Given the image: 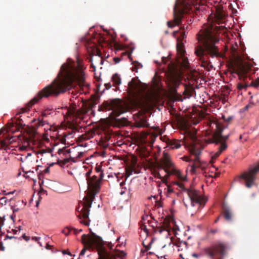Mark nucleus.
Masks as SVG:
<instances>
[{"instance_id":"f257e3e1","label":"nucleus","mask_w":259,"mask_h":259,"mask_svg":"<svg viewBox=\"0 0 259 259\" xmlns=\"http://www.w3.org/2000/svg\"><path fill=\"white\" fill-rule=\"evenodd\" d=\"M78 84L80 89V94L86 93L90 84L85 81V73L83 67L79 63H64L61 68L56 78L52 82L39 91L35 96L27 104L26 108H22L19 113L27 112L30 108L43 98L50 96L57 97Z\"/></svg>"},{"instance_id":"f03ea898","label":"nucleus","mask_w":259,"mask_h":259,"mask_svg":"<svg viewBox=\"0 0 259 259\" xmlns=\"http://www.w3.org/2000/svg\"><path fill=\"white\" fill-rule=\"evenodd\" d=\"M220 28H215L211 25H204L197 34L198 41L202 46H198L196 48L195 53L199 57L201 66L204 68H208L210 64L209 56L214 58H224L225 56L219 51L216 46L219 41L218 31Z\"/></svg>"},{"instance_id":"7ed1b4c3","label":"nucleus","mask_w":259,"mask_h":259,"mask_svg":"<svg viewBox=\"0 0 259 259\" xmlns=\"http://www.w3.org/2000/svg\"><path fill=\"white\" fill-rule=\"evenodd\" d=\"M81 242L84 245V248L81 250L77 259H80L83 256L88 248H92L93 250L96 249L98 253V246H101L104 251L109 255L113 257L117 256L120 259H125L126 254L123 251L118 250H112V245L108 244V246L110 251H108L104 246V243L102 238L92 233L91 236L83 234L81 236Z\"/></svg>"},{"instance_id":"20e7f679","label":"nucleus","mask_w":259,"mask_h":259,"mask_svg":"<svg viewBox=\"0 0 259 259\" xmlns=\"http://www.w3.org/2000/svg\"><path fill=\"white\" fill-rule=\"evenodd\" d=\"M177 65L171 72V82L174 87H177L180 82V77L183 70L189 68L188 58L185 57L186 51L183 43H178L177 45Z\"/></svg>"},{"instance_id":"39448f33","label":"nucleus","mask_w":259,"mask_h":259,"mask_svg":"<svg viewBox=\"0 0 259 259\" xmlns=\"http://www.w3.org/2000/svg\"><path fill=\"white\" fill-rule=\"evenodd\" d=\"M192 6L187 0H176L173 11V20L167 22L169 28L179 25L182 22L184 15L192 10Z\"/></svg>"},{"instance_id":"423d86ee","label":"nucleus","mask_w":259,"mask_h":259,"mask_svg":"<svg viewBox=\"0 0 259 259\" xmlns=\"http://www.w3.org/2000/svg\"><path fill=\"white\" fill-rule=\"evenodd\" d=\"M229 245L227 242L217 241L204 249L205 254L210 259H224L228 254Z\"/></svg>"},{"instance_id":"0eeeda50","label":"nucleus","mask_w":259,"mask_h":259,"mask_svg":"<svg viewBox=\"0 0 259 259\" xmlns=\"http://www.w3.org/2000/svg\"><path fill=\"white\" fill-rule=\"evenodd\" d=\"M149 227H151L150 229L153 233L159 232L160 234L165 233L164 235L167 236L170 234L171 231H175L176 230L177 226L175 222L172 220L165 219L161 224H159L158 222L148 220Z\"/></svg>"},{"instance_id":"6e6552de","label":"nucleus","mask_w":259,"mask_h":259,"mask_svg":"<svg viewBox=\"0 0 259 259\" xmlns=\"http://www.w3.org/2000/svg\"><path fill=\"white\" fill-rule=\"evenodd\" d=\"M214 124L216 126V131L212 135L213 143L220 144L218 151L215 152L212 156V158L216 159L223 151L226 149L227 146L226 144V141L228 139L229 135L223 136L222 132L224 128L218 123L214 122Z\"/></svg>"},{"instance_id":"1a4fd4ad","label":"nucleus","mask_w":259,"mask_h":259,"mask_svg":"<svg viewBox=\"0 0 259 259\" xmlns=\"http://www.w3.org/2000/svg\"><path fill=\"white\" fill-rule=\"evenodd\" d=\"M97 103L96 99H93L82 104V107L79 109H68L66 110V115L67 116H73L80 119H82V116L89 112H93V109L96 107Z\"/></svg>"},{"instance_id":"9d476101","label":"nucleus","mask_w":259,"mask_h":259,"mask_svg":"<svg viewBox=\"0 0 259 259\" xmlns=\"http://www.w3.org/2000/svg\"><path fill=\"white\" fill-rule=\"evenodd\" d=\"M104 106L106 110H112L113 116L116 117L128 110L127 107L119 99L107 101L104 103Z\"/></svg>"},{"instance_id":"9b49d317","label":"nucleus","mask_w":259,"mask_h":259,"mask_svg":"<svg viewBox=\"0 0 259 259\" xmlns=\"http://www.w3.org/2000/svg\"><path fill=\"white\" fill-rule=\"evenodd\" d=\"M176 184L178 186L182 191L187 193L192 206H194L195 204H198L200 206L204 205V199L200 194L199 191L194 189H187L185 188L184 184L181 182H176Z\"/></svg>"},{"instance_id":"f8f14e48","label":"nucleus","mask_w":259,"mask_h":259,"mask_svg":"<svg viewBox=\"0 0 259 259\" xmlns=\"http://www.w3.org/2000/svg\"><path fill=\"white\" fill-rule=\"evenodd\" d=\"M252 65L244 62L241 59L239 58L236 62L235 66L233 67L231 73H235L238 75L240 80H243L247 77V73L251 69Z\"/></svg>"},{"instance_id":"ddd939ff","label":"nucleus","mask_w":259,"mask_h":259,"mask_svg":"<svg viewBox=\"0 0 259 259\" xmlns=\"http://www.w3.org/2000/svg\"><path fill=\"white\" fill-rule=\"evenodd\" d=\"M203 149V146L199 144L193 145L190 148V152L192 154L195 156V158L193 160V162L191 166L190 169V170L194 173L196 172L197 168H200L202 170L205 166V165H203L199 160V155Z\"/></svg>"},{"instance_id":"4468645a","label":"nucleus","mask_w":259,"mask_h":259,"mask_svg":"<svg viewBox=\"0 0 259 259\" xmlns=\"http://www.w3.org/2000/svg\"><path fill=\"white\" fill-rule=\"evenodd\" d=\"M172 165L173 164L168 159H164L162 163V168L164 170L165 172L166 173V175L163 177H162L160 174L158 172L156 174V177L158 178L162 179V181L164 182L170 175L174 174L176 175L179 180L184 181L186 178L182 175L180 171L176 170L174 169L171 170L168 169V168L171 167Z\"/></svg>"},{"instance_id":"2eb2a0df","label":"nucleus","mask_w":259,"mask_h":259,"mask_svg":"<svg viewBox=\"0 0 259 259\" xmlns=\"http://www.w3.org/2000/svg\"><path fill=\"white\" fill-rule=\"evenodd\" d=\"M141 82L138 77L133 78L128 83L127 93L131 100L136 102L141 92Z\"/></svg>"},{"instance_id":"dca6fc26","label":"nucleus","mask_w":259,"mask_h":259,"mask_svg":"<svg viewBox=\"0 0 259 259\" xmlns=\"http://www.w3.org/2000/svg\"><path fill=\"white\" fill-rule=\"evenodd\" d=\"M92 170H89L85 173L86 180L87 181L88 189L92 196H95L99 192V182L97 176L91 177Z\"/></svg>"},{"instance_id":"f3484780","label":"nucleus","mask_w":259,"mask_h":259,"mask_svg":"<svg viewBox=\"0 0 259 259\" xmlns=\"http://www.w3.org/2000/svg\"><path fill=\"white\" fill-rule=\"evenodd\" d=\"M259 170V162L257 166L253 168H250L248 171L244 172L242 174L240 178L245 180L246 182V186L247 188L252 187L255 179V176L257 171Z\"/></svg>"},{"instance_id":"a211bd4d","label":"nucleus","mask_w":259,"mask_h":259,"mask_svg":"<svg viewBox=\"0 0 259 259\" xmlns=\"http://www.w3.org/2000/svg\"><path fill=\"white\" fill-rule=\"evenodd\" d=\"M88 194L90 198L84 197L83 202V206L81 209L82 218L84 219L89 218L90 214L89 208L92 206V201L95 197V196H92L91 194L90 193L89 189H88Z\"/></svg>"},{"instance_id":"6ab92c4d","label":"nucleus","mask_w":259,"mask_h":259,"mask_svg":"<svg viewBox=\"0 0 259 259\" xmlns=\"http://www.w3.org/2000/svg\"><path fill=\"white\" fill-rule=\"evenodd\" d=\"M145 112L140 111L138 113L139 115L136 120V125L138 127H146L148 126L146 116Z\"/></svg>"},{"instance_id":"aec40b11","label":"nucleus","mask_w":259,"mask_h":259,"mask_svg":"<svg viewBox=\"0 0 259 259\" xmlns=\"http://www.w3.org/2000/svg\"><path fill=\"white\" fill-rule=\"evenodd\" d=\"M98 255L99 257L98 259H116V257H117L109 256L101 246H99V247L98 246Z\"/></svg>"},{"instance_id":"412c9836","label":"nucleus","mask_w":259,"mask_h":259,"mask_svg":"<svg viewBox=\"0 0 259 259\" xmlns=\"http://www.w3.org/2000/svg\"><path fill=\"white\" fill-rule=\"evenodd\" d=\"M223 215L226 221H232L233 214L229 207H223Z\"/></svg>"},{"instance_id":"4be33fe9","label":"nucleus","mask_w":259,"mask_h":259,"mask_svg":"<svg viewBox=\"0 0 259 259\" xmlns=\"http://www.w3.org/2000/svg\"><path fill=\"white\" fill-rule=\"evenodd\" d=\"M32 122L34 123L33 126L35 128H38L39 126H43L46 124H48L49 122L47 119L41 118L40 119H34Z\"/></svg>"},{"instance_id":"5701e85b","label":"nucleus","mask_w":259,"mask_h":259,"mask_svg":"<svg viewBox=\"0 0 259 259\" xmlns=\"http://www.w3.org/2000/svg\"><path fill=\"white\" fill-rule=\"evenodd\" d=\"M115 122L117 125L118 126H124L128 125V120L125 117H123L121 118H116L115 119Z\"/></svg>"},{"instance_id":"b1692460","label":"nucleus","mask_w":259,"mask_h":259,"mask_svg":"<svg viewBox=\"0 0 259 259\" xmlns=\"http://www.w3.org/2000/svg\"><path fill=\"white\" fill-rule=\"evenodd\" d=\"M180 143L181 141L174 139L169 141V145L170 146L172 149H178L181 146Z\"/></svg>"},{"instance_id":"393cba45","label":"nucleus","mask_w":259,"mask_h":259,"mask_svg":"<svg viewBox=\"0 0 259 259\" xmlns=\"http://www.w3.org/2000/svg\"><path fill=\"white\" fill-rule=\"evenodd\" d=\"M70 153V149H66L65 148L59 149L58 151V153L60 155H62L65 157L64 158H67L69 156Z\"/></svg>"},{"instance_id":"a878e982","label":"nucleus","mask_w":259,"mask_h":259,"mask_svg":"<svg viewBox=\"0 0 259 259\" xmlns=\"http://www.w3.org/2000/svg\"><path fill=\"white\" fill-rule=\"evenodd\" d=\"M112 80L114 85H119L121 84V78L117 73H115L112 77Z\"/></svg>"},{"instance_id":"bb28decb","label":"nucleus","mask_w":259,"mask_h":259,"mask_svg":"<svg viewBox=\"0 0 259 259\" xmlns=\"http://www.w3.org/2000/svg\"><path fill=\"white\" fill-rule=\"evenodd\" d=\"M70 159L68 158H64L63 160H58V163L61 166H63L68 162H69Z\"/></svg>"},{"instance_id":"cd10ccee","label":"nucleus","mask_w":259,"mask_h":259,"mask_svg":"<svg viewBox=\"0 0 259 259\" xmlns=\"http://www.w3.org/2000/svg\"><path fill=\"white\" fill-rule=\"evenodd\" d=\"M153 243V240H152L147 245V246H145V249H142L141 250V253L144 254L145 252L147 251L148 250H149L151 248V245Z\"/></svg>"},{"instance_id":"c85d7f7f","label":"nucleus","mask_w":259,"mask_h":259,"mask_svg":"<svg viewBox=\"0 0 259 259\" xmlns=\"http://www.w3.org/2000/svg\"><path fill=\"white\" fill-rule=\"evenodd\" d=\"M185 28V26H181L180 27V29L183 31L181 33V36L180 39H181V40L186 38V31H184Z\"/></svg>"},{"instance_id":"c756f323","label":"nucleus","mask_w":259,"mask_h":259,"mask_svg":"<svg viewBox=\"0 0 259 259\" xmlns=\"http://www.w3.org/2000/svg\"><path fill=\"white\" fill-rule=\"evenodd\" d=\"M248 85L246 83H243L241 82H239L237 84V89L239 90H241L243 89H246L247 88Z\"/></svg>"},{"instance_id":"7c9ffc66","label":"nucleus","mask_w":259,"mask_h":259,"mask_svg":"<svg viewBox=\"0 0 259 259\" xmlns=\"http://www.w3.org/2000/svg\"><path fill=\"white\" fill-rule=\"evenodd\" d=\"M135 68H133V71H136L137 72V70L142 67V65L138 62H135L134 63Z\"/></svg>"},{"instance_id":"2f4dec72","label":"nucleus","mask_w":259,"mask_h":259,"mask_svg":"<svg viewBox=\"0 0 259 259\" xmlns=\"http://www.w3.org/2000/svg\"><path fill=\"white\" fill-rule=\"evenodd\" d=\"M251 86L257 88L259 86V77H257L254 81L251 82Z\"/></svg>"},{"instance_id":"473e14b6","label":"nucleus","mask_w":259,"mask_h":259,"mask_svg":"<svg viewBox=\"0 0 259 259\" xmlns=\"http://www.w3.org/2000/svg\"><path fill=\"white\" fill-rule=\"evenodd\" d=\"M48 117V115L46 113L45 111H43L41 112L40 115H39L37 119H40L41 118L47 119Z\"/></svg>"},{"instance_id":"72a5a7b5","label":"nucleus","mask_w":259,"mask_h":259,"mask_svg":"<svg viewBox=\"0 0 259 259\" xmlns=\"http://www.w3.org/2000/svg\"><path fill=\"white\" fill-rule=\"evenodd\" d=\"M8 146V144L5 140H1L0 141V147L1 148H6Z\"/></svg>"},{"instance_id":"f704fd0d","label":"nucleus","mask_w":259,"mask_h":259,"mask_svg":"<svg viewBox=\"0 0 259 259\" xmlns=\"http://www.w3.org/2000/svg\"><path fill=\"white\" fill-rule=\"evenodd\" d=\"M141 229L143 230L147 234L149 233V231H150V229H148L146 227V226L144 224L141 225L140 227Z\"/></svg>"},{"instance_id":"c9c22d12","label":"nucleus","mask_w":259,"mask_h":259,"mask_svg":"<svg viewBox=\"0 0 259 259\" xmlns=\"http://www.w3.org/2000/svg\"><path fill=\"white\" fill-rule=\"evenodd\" d=\"M63 233L65 234L66 235H68L69 233L70 232V227H66L62 231Z\"/></svg>"},{"instance_id":"e433bc0d","label":"nucleus","mask_w":259,"mask_h":259,"mask_svg":"<svg viewBox=\"0 0 259 259\" xmlns=\"http://www.w3.org/2000/svg\"><path fill=\"white\" fill-rule=\"evenodd\" d=\"M104 177V174L103 172H101L99 174V178L97 177V179L99 181V186L100 187V183L101 181L102 180L103 178Z\"/></svg>"},{"instance_id":"4c0bfd02","label":"nucleus","mask_w":259,"mask_h":259,"mask_svg":"<svg viewBox=\"0 0 259 259\" xmlns=\"http://www.w3.org/2000/svg\"><path fill=\"white\" fill-rule=\"evenodd\" d=\"M182 244L186 245L187 243L185 241H182L181 242L175 243V245L177 246L178 247H180Z\"/></svg>"},{"instance_id":"58836bf2","label":"nucleus","mask_w":259,"mask_h":259,"mask_svg":"<svg viewBox=\"0 0 259 259\" xmlns=\"http://www.w3.org/2000/svg\"><path fill=\"white\" fill-rule=\"evenodd\" d=\"M70 232L73 231V233L75 235H77L78 233V230L73 228V227H70Z\"/></svg>"},{"instance_id":"ea45409f","label":"nucleus","mask_w":259,"mask_h":259,"mask_svg":"<svg viewBox=\"0 0 259 259\" xmlns=\"http://www.w3.org/2000/svg\"><path fill=\"white\" fill-rule=\"evenodd\" d=\"M165 246H166V244H161L160 248V247H157L156 249H157V252L159 253L160 250L163 249V248H164L165 247Z\"/></svg>"},{"instance_id":"a19ab883","label":"nucleus","mask_w":259,"mask_h":259,"mask_svg":"<svg viewBox=\"0 0 259 259\" xmlns=\"http://www.w3.org/2000/svg\"><path fill=\"white\" fill-rule=\"evenodd\" d=\"M219 231V230L218 229H211L210 231H209V232L210 233H212V234H215L217 233V232H218Z\"/></svg>"},{"instance_id":"79ce46f5","label":"nucleus","mask_w":259,"mask_h":259,"mask_svg":"<svg viewBox=\"0 0 259 259\" xmlns=\"http://www.w3.org/2000/svg\"><path fill=\"white\" fill-rule=\"evenodd\" d=\"M23 238L25 239L26 241H28L29 239V237L27 236L25 234H23L22 236Z\"/></svg>"},{"instance_id":"37998d69","label":"nucleus","mask_w":259,"mask_h":259,"mask_svg":"<svg viewBox=\"0 0 259 259\" xmlns=\"http://www.w3.org/2000/svg\"><path fill=\"white\" fill-rule=\"evenodd\" d=\"M114 62L115 63H118L120 62V59L119 58H118V57H115L113 59Z\"/></svg>"},{"instance_id":"c03bdc74","label":"nucleus","mask_w":259,"mask_h":259,"mask_svg":"<svg viewBox=\"0 0 259 259\" xmlns=\"http://www.w3.org/2000/svg\"><path fill=\"white\" fill-rule=\"evenodd\" d=\"M105 86L106 87V89H107V90L110 89L111 87V84L110 83H105Z\"/></svg>"},{"instance_id":"a18cd8bd","label":"nucleus","mask_w":259,"mask_h":259,"mask_svg":"<svg viewBox=\"0 0 259 259\" xmlns=\"http://www.w3.org/2000/svg\"><path fill=\"white\" fill-rule=\"evenodd\" d=\"M96 170L97 172H101V167L100 166H96Z\"/></svg>"},{"instance_id":"49530a36","label":"nucleus","mask_w":259,"mask_h":259,"mask_svg":"<svg viewBox=\"0 0 259 259\" xmlns=\"http://www.w3.org/2000/svg\"><path fill=\"white\" fill-rule=\"evenodd\" d=\"M80 223H83L84 225H85V226H89V222H88L87 221H84V220H82L80 221Z\"/></svg>"},{"instance_id":"de8ad7c7","label":"nucleus","mask_w":259,"mask_h":259,"mask_svg":"<svg viewBox=\"0 0 259 259\" xmlns=\"http://www.w3.org/2000/svg\"><path fill=\"white\" fill-rule=\"evenodd\" d=\"M40 237H32V239L34 240L35 241H38L39 239H40Z\"/></svg>"},{"instance_id":"09e8293b","label":"nucleus","mask_w":259,"mask_h":259,"mask_svg":"<svg viewBox=\"0 0 259 259\" xmlns=\"http://www.w3.org/2000/svg\"><path fill=\"white\" fill-rule=\"evenodd\" d=\"M126 179H127V177L125 179L124 181H122V182H121L120 183V186L121 187H123V186L125 184V181H126Z\"/></svg>"},{"instance_id":"8fccbe9b","label":"nucleus","mask_w":259,"mask_h":259,"mask_svg":"<svg viewBox=\"0 0 259 259\" xmlns=\"http://www.w3.org/2000/svg\"><path fill=\"white\" fill-rule=\"evenodd\" d=\"M183 159L186 161H190V158L188 157H187V156H184Z\"/></svg>"},{"instance_id":"3c124183","label":"nucleus","mask_w":259,"mask_h":259,"mask_svg":"<svg viewBox=\"0 0 259 259\" xmlns=\"http://www.w3.org/2000/svg\"><path fill=\"white\" fill-rule=\"evenodd\" d=\"M63 253L64 254H71L70 252L69 251H68L67 250H65L63 251Z\"/></svg>"},{"instance_id":"603ef678","label":"nucleus","mask_w":259,"mask_h":259,"mask_svg":"<svg viewBox=\"0 0 259 259\" xmlns=\"http://www.w3.org/2000/svg\"><path fill=\"white\" fill-rule=\"evenodd\" d=\"M232 119V117L230 116L229 117L227 118V119H225V121H227L228 122L230 121V120H231Z\"/></svg>"},{"instance_id":"864d4df0","label":"nucleus","mask_w":259,"mask_h":259,"mask_svg":"<svg viewBox=\"0 0 259 259\" xmlns=\"http://www.w3.org/2000/svg\"><path fill=\"white\" fill-rule=\"evenodd\" d=\"M49 171V167H47V168H45V169L44 170V172H45V173H48Z\"/></svg>"},{"instance_id":"5fc2aeb1","label":"nucleus","mask_w":259,"mask_h":259,"mask_svg":"<svg viewBox=\"0 0 259 259\" xmlns=\"http://www.w3.org/2000/svg\"><path fill=\"white\" fill-rule=\"evenodd\" d=\"M45 192H46V191L44 189H42V190L39 191L38 194H40L42 193H45Z\"/></svg>"},{"instance_id":"6e6d98bb","label":"nucleus","mask_w":259,"mask_h":259,"mask_svg":"<svg viewBox=\"0 0 259 259\" xmlns=\"http://www.w3.org/2000/svg\"><path fill=\"white\" fill-rule=\"evenodd\" d=\"M220 216H219V217H218V218H217V219L214 221V223H218V221H219V219H220Z\"/></svg>"},{"instance_id":"4d7b16f0","label":"nucleus","mask_w":259,"mask_h":259,"mask_svg":"<svg viewBox=\"0 0 259 259\" xmlns=\"http://www.w3.org/2000/svg\"><path fill=\"white\" fill-rule=\"evenodd\" d=\"M147 255H153L154 254V253L153 252H151V251H150V252H148L147 253Z\"/></svg>"},{"instance_id":"13d9d810","label":"nucleus","mask_w":259,"mask_h":259,"mask_svg":"<svg viewBox=\"0 0 259 259\" xmlns=\"http://www.w3.org/2000/svg\"><path fill=\"white\" fill-rule=\"evenodd\" d=\"M50 247H51V246L49 244L47 243V245L46 246V248L47 249H50Z\"/></svg>"},{"instance_id":"bf43d9fd","label":"nucleus","mask_w":259,"mask_h":259,"mask_svg":"<svg viewBox=\"0 0 259 259\" xmlns=\"http://www.w3.org/2000/svg\"><path fill=\"white\" fill-rule=\"evenodd\" d=\"M7 237L9 238V239L16 238V237H14V236H7Z\"/></svg>"},{"instance_id":"052dcab7","label":"nucleus","mask_w":259,"mask_h":259,"mask_svg":"<svg viewBox=\"0 0 259 259\" xmlns=\"http://www.w3.org/2000/svg\"><path fill=\"white\" fill-rule=\"evenodd\" d=\"M20 232V229L19 228L18 230H14V234H16L17 233V232Z\"/></svg>"},{"instance_id":"680f3d73","label":"nucleus","mask_w":259,"mask_h":259,"mask_svg":"<svg viewBox=\"0 0 259 259\" xmlns=\"http://www.w3.org/2000/svg\"><path fill=\"white\" fill-rule=\"evenodd\" d=\"M125 193V192L124 191H122L121 192H120V194L121 195H123V194Z\"/></svg>"},{"instance_id":"e2e57ef3","label":"nucleus","mask_w":259,"mask_h":259,"mask_svg":"<svg viewBox=\"0 0 259 259\" xmlns=\"http://www.w3.org/2000/svg\"><path fill=\"white\" fill-rule=\"evenodd\" d=\"M91 66L92 68H93L94 69H95V66L93 64H92Z\"/></svg>"},{"instance_id":"0e129e2a","label":"nucleus","mask_w":259,"mask_h":259,"mask_svg":"<svg viewBox=\"0 0 259 259\" xmlns=\"http://www.w3.org/2000/svg\"><path fill=\"white\" fill-rule=\"evenodd\" d=\"M14 193V192H11L7 193V194H13Z\"/></svg>"},{"instance_id":"69168bd1","label":"nucleus","mask_w":259,"mask_h":259,"mask_svg":"<svg viewBox=\"0 0 259 259\" xmlns=\"http://www.w3.org/2000/svg\"><path fill=\"white\" fill-rule=\"evenodd\" d=\"M157 203H158V204H157L158 206V207H159V206H160V203H159V202H157Z\"/></svg>"},{"instance_id":"338daca9","label":"nucleus","mask_w":259,"mask_h":259,"mask_svg":"<svg viewBox=\"0 0 259 259\" xmlns=\"http://www.w3.org/2000/svg\"><path fill=\"white\" fill-rule=\"evenodd\" d=\"M39 166H40L39 165H38V166H37V168H36V171L38 170V168H39Z\"/></svg>"},{"instance_id":"774afa93","label":"nucleus","mask_w":259,"mask_h":259,"mask_svg":"<svg viewBox=\"0 0 259 259\" xmlns=\"http://www.w3.org/2000/svg\"><path fill=\"white\" fill-rule=\"evenodd\" d=\"M143 246H144V247H145V246H146V245H145V243H144V241L143 242Z\"/></svg>"}]
</instances>
